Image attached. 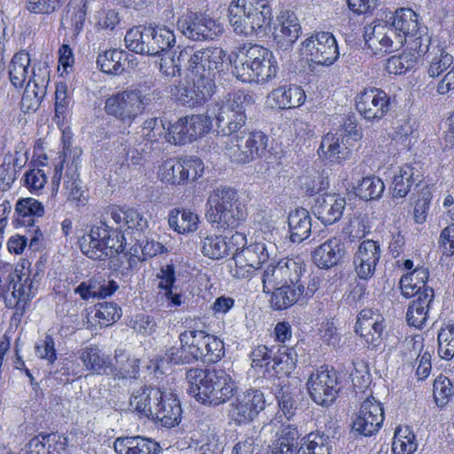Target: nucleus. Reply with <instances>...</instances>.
Masks as SVG:
<instances>
[{
    "instance_id": "f3484780",
    "label": "nucleus",
    "mask_w": 454,
    "mask_h": 454,
    "mask_svg": "<svg viewBox=\"0 0 454 454\" xmlns=\"http://www.w3.org/2000/svg\"><path fill=\"white\" fill-rule=\"evenodd\" d=\"M390 98L378 88L365 89L357 94L356 108L368 121L381 120L389 111Z\"/></svg>"
},
{
    "instance_id": "ddd939ff",
    "label": "nucleus",
    "mask_w": 454,
    "mask_h": 454,
    "mask_svg": "<svg viewBox=\"0 0 454 454\" xmlns=\"http://www.w3.org/2000/svg\"><path fill=\"white\" fill-rule=\"evenodd\" d=\"M426 73L428 77L439 79L435 89L441 96L454 91V59L443 48H434L427 56Z\"/></svg>"
},
{
    "instance_id": "a878e982",
    "label": "nucleus",
    "mask_w": 454,
    "mask_h": 454,
    "mask_svg": "<svg viewBox=\"0 0 454 454\" xmlns=\"http://www.w3.org/2000/svg\"><path fill=\"white\" fill-rule=\"evenodd\" d=\"M434 292L433 288H425L409 305L406 320L410 326L421 328L429 317L434 305Z\"/></svg>"
},
{
    "instance_id": "49530a36",
    "label": "nucleus",
    "mask_w": 454,
    "mask_h": 454,
    "mask_svg": "<svg viewBox=\"0 0 454 454\" xmlns=\"http://www.w3.org/2000/svg\"><path fill=\"white\" fill-rule=\"evenodd\" d=\"M297 352L294 348L278 346L277 351L273 350L271 369L276 374H290L296 367Z\"/></svg>"
},
{
    "instance_id": "864d4df0",
    "label": "nucleus",
    "mask_w": 454,
    "mask_h": 454,
    "mask_svg": "<svg viewBox=\"0 0 454 454\" xmlns=\"http://www.w3.org/2000/svg\"><path fill=\"white\" fill-rule=\"evenodd\" d=\"M262 284L264 293H270L279 286L286 284L280 260L267 264L262 273Z\"/></svg>"
},
{
    "instance_id": "680f3d73",
    "label": "nucleus",
    "mask_w": 454,
    "mask_h": 454,
    "mask_svg": "<svg viewBox=\"0 0 454 454\" xmlns=\"http://www.w3.org/2000/svg\"><path fill=\"white\" fill-rule=\"evenodd\" d=\"M205 338V332L202 330H186L179 335L180 343H183L184 347L192 351L196 361L201 358L202 348L199 346L203 344V339Z\"/></svg>"
},
{
    "instance_id": "37998d69",
    "label": "nucleus",
    "mask_w": 454,
    "mask_h": 454,
    "mask_svg": "<svg viewBox=\"0 0 454 454\" xmlns=\"http://www.w3.org/2000/svg\"><path fill=\"white\" fill-rule=\"evenodd\" d=\"M275 251L276 247L273 243L260 241L247 246L246 248L240 250L238 254L260 269L275 254Z\"/></svg>"
},
{
    "instance_id": "2eb2a0df",
    "label": "nucleus",
    "mask_w": 454,
    "mask_h": 454,
    "mask_svg": "<svg viewBox=\"0 0 454 454\" xmlns=\"http://www.w3.org/2000/svg\"><path fill=\"white\" fill-rule=\"evenodd\" d=\"M302 45L308 59L319 66H332L340 55L337 41L330 32L312 34Z\"/></svg>"
},
{
    "instance_id": "39448f33",
    "label": "nucleus",
    "mask_w": 454,
    "mask_h": 454,
    "mask_svg": "<svg viewBox=\"0 0 454 454\" xmlns=\"http://www.w3.org/2000/svg\"><path fill=\"white\" fill-rule=\"evenodd\" d=\"M150 86L136 84L113 93L105 100L106 114L121 121L123 124L131 123L141 115L146 106L152 102L153 95H159L156 90L149 93Z\"/></svg>"
},
{
    "instance_id": "9b49d317",
    "label": "nucleus",
    "mask_w": 454,
    "mask_h": 454,
    "mask_svg": "<svg viewBox=\"0 0 454 454\" xmlns=\"http://www.w3.org/2000/svg\"><path fill=\"white\" fill-rule=\"evenodd\" d=\"M364 37L365 44L374 54L398 51L406 43L405 36L395 29L390 20L367 24Z\"/></svg>"
},
{
    "instance_id": "09e8293b",
    "label": "nucleus",
    "mask_w": 454,
    "mask_h": 454,
    "mask_svg": "<svg viewBox=\"0 0 454 454\" xmlns=\"http://www.w3.org/2000/svg\"><path fill=\"white\" fill-rule=\"evenodd\" d=\"M182 160L170 158L159 167L158 176L162 183L171 185L185 184Z\"/></svg>"
},
{
    "instance_id": "dca6fc26",
    "label": "nucleus",
    "mask_w": 454,
    "mask_h": 454,
    "mask_svg": "<svg viewBox=\"0 0 454 454\" xmlns=\"http://www.w3.org/2000/svg\"><path fill=\"white\" fill-rule=\"evenodd\" d=\"M212 128V118L206 114H192L177 120L170 125V144L182 145L206 135Z\"/></svg>"
},
{
    "instance_id": "f257e3e1",
    "label": "nucleus",
    "mask_w": 454,
    "mask_h": 454,
    "mask_svg": "<svg viewBox=\"0 0 454 454\" xmlns=\"http://www.w3.org/2000/svg\"><path fill=\"white\" fill-rule=\"evenodd\" d=\"M108 214L117 225V229L100 222L93 225L89 233L80 239V248L83 254L92 260H105L114 254L124 251L126 241L121 231L134 235L137 241L148 228V222L144 215L134 208L111 207Z\"/></svg>"
},
{
    "instance_id": "603ef678",
    "label": "nucleus",
    "mask_w": 454,
    "mask_h": 454,
    "mask_svg": "<svg viewBox=\"0 0 454 454\" xmlns=\"http://www.w3.org/2000/svg\"><path fill=\"white\" fill-rule=\"evenodd\" d=\"M170 125L166 127L163 120L151 118L146 120L141 129V136L148 142H159L166 140L169 143L172 139L169 134Z\"/></svg>"
},
{
    "instance_id": "20e7f679",
    "label": "nucleus",
    "mask_w": 454,
    "mask_h": 454,
    "mask_svg": "<svg viewBox=\"0 0 454 454\" xmlns=\"http://www.w3.org/2000/svg\"><path fill=\"white\" fill-rule=\"evenodd\" d=\"M207 220L218 229H236L247 217V207L239 201L235 189L220 185L215 188L207 199Z\"/></svg>"
},
{
    "instance_id": "bf43d9fd",
    "label": "nucleus",
    "mask_w": 454,
    "mask_h": 454,
    "mask_svg": "<svg viewBox=\"0 0 454 454\" xmlns=\"http://www.w3.org/2000/svg\"><path fill=\"white\" fill-rule=\"evenodd\" d=\"M438 353L441 358L450 360L454 356V323H448L438 333Z\"/></svg>"
},
{
    "instance_id": "5701e85b",
    "label": "nucleus",
    "mask_w": 454,
    "mask_h": 454,
    "mask_svg": "<svg viewBox=\"0 0 454 454\" xmlns=\"http://www.w3.org/2000/svg\"><path fill=\"white\" fill-rule=\"evenodd\" d=\"M381 256L380 246L377 241L366 239L360 243L354 255V268L360 279L373 277Z\"/></svg>"
},
{
    "instance_id": "13d9d810",
    "label": "nucleus",
    "mask_w": 454,
    "mask_h": 454,
    "mask_svg": "<svg viewBox=\"0 0 454 454\" xmlns=\"http://www.w3.org/2000/svg\"><path fill=\"white\" fill-rule=\"evenodd\" d=\"M414 181V168L409 165L402 167L399 173L394 176L393 196L395 198L405 197Z\"/></svg>"
},
{
    "instance_id": "72a5a7b5",
    "label": "nucleus",
    "mask_w": 454,
    "mask_h": 454,
    "mask_svg": "<svg viewBox=\"0 0 454 454\" xmlns=\"http://www.w3.org/2000/svg\"><path fill=\"white\" fill-rule=\"evenodd\" d=\"M38 64L42 63H35L31 67L30 56L25 51L15 53L8 66L9 79L12 84L15 88L23 87L25 82L30 79L34 66Z\"/></svg>"
},
{
    "instance_id": "052dcab7",
    "label": "nucleus",
    "mask_w": 454,
    "mask_h": 454,
    "mask_svg": "<svg viewBox=\"0 0 454 454\" xmlns=\"http://www.w3.org/2000/svg\"><path fill=\"white\" fill-rule=\"evenodd\" d=\"M205 339H203L204 348H202V355L200 360L205 363H216L224 355L223 343L215 336L210 335L205 332Z\"/></svg>"
},
{
    "instance_id": "3c124183",
    "label": "nucleus",
    "mask_w": 454,
    "mask_h": 454,
    "mask_svg": "<svg viewBox=\"0 0 454 454\" xmlns=\"http://www.w3.org/2000/svg\"><path fill=\"white\" fill-rule=\"evenodd\" d=\"M299 448L300 454H330L329 437L321 433H309Z\"/></svg>"
},
{
    "instance_id": "5fc2aeb1",
    "label": "nucleus",
    "mask_w": 454,
    "mask_h": 454,
    "mask_svg": "<svg viewBox=\"0 0 454 454\" xmlns=\"http://www.w3.org/2000/svg\"><path fill=\"white\" fill-rule=\"evenodd\" d=\"M384 189L385 185L380 178L366 176L355 188V193L364 200H371L380 198Z\"/></svg>"
},
{
    "instance_id": "de8ad7c7",
    "label": "nucleus",
    "mask_w": 454,
    "mask_h": 454,
    "mask_svg": "<svg viewBox=\"0 0 454 454\" xmlns=\"http://www.w3.org/2000/svg\"><path fill=\"white\" fill-rule=\"evenodd\" d=\"M148 37L151 41V55L155 56L176 44V35L172 29L166 26L150 27Z\"/></svg>"
},
{
    "instance_id": "6ab92c4d",
    "label": "nucleus",
    "mask_w": 454,
    "mask_h": 454,
    "mask_svg": "<svg viewBox=\"0 0 454 454\" xmlns=\"http://www.w3.org/2000/svg\"><path fill=\"white\" fill-rule=\"evenodd\" d=\"M384 411L382 403L373 396L366 398L353 420V430L364 436H371L382 427Z\"/></svg>"
},
{
    "instance_id": "a211bd4d",
    "label": "nucleus",
    "mask_w": 454,
    "mask_h": 454,
    "mask_svg": "<svg viewBox=\"0 0 454 454\" xmlns=\"http://www.w3.org/2000/svg\"><path fill=\"white\" fill-rule=\"evenodd\" d=\"M49 82V67L46 64L35 65L20 102L23 112H35L38 109L46 95Z\"/></svg>"
},
{
    "instance_id": "4468645a",
    "label": "nucleus",
    "mask_w": 454,
    "mask_h": 454,
    "mask_svg": "<svg viewBox=\"0 0 454 454\" xmlns=\"http://www.w3.org/2000/svg\"><path fill=\"white\" fill-rule=\"evenodd\" d=\"M229 405L228 414L236 424L253 421L265 408L264 394L259 389H247L237 393Z\"/></svg>"
},
{
    "instance_id": "c9c22d12",
    "label": "nucleus",
    "mask_w": 454,
    "mask_h": 454,
    "mask_svg": "<svg viewBox=\"0 0 454 454\" xmlns=\"http://www.w3.org/2000/svg\"><path fill=\"white\" fill-rule=\"evenodd\" d=\"M305 288L302 285L285 284L270 292V305L276 310L286 309L303 295Z\"/></svg>"
},
{
    "instance_id": "c03bdc74",
    "label": "nucleus",
    "mask_w": 454,
    "mask_h": 454,
    "mask_svg": "<svg viewBox=\"0 0 454 454\" xmlns=\"http://www.w3.org/2000/svg\"><path fill=\"white\" fill-rule=\"evenodd\" d=\"M158 395L159 388L143 387L132 394L129 405L140 416L151 419Z\"/></svg>"
},
{
    "instance_id": "9d476101",
    "label": "nucleus",
    "mask_w": 454,
    "mask_h": 454,
    "mask_svg": "<svg viewBox=\"0 0 454 454\" xmlns=\"http://www.w3.org/2000/svg\"><path fill=\"white\" fill-rule=\"evenodd\" d=\"M337 372L329 365H321L309 376L306 387L309 397L321 406H330L339 393Z\"/></svg>"
},
{
    "instance_id": "0e129e2a",
    "label": "nucleus",
    "mask_w": 454,
    "mask_h": 454,
    "mask_svg": "<svg viewBox=\"0 0 454 454\" xmlns=\"http://www.w3.org/2000/svg\"><path fill=\"white\" fill-rule=\"evenodd\" d=\"M274 349L275 347L270 349L268 347L264 345H259L255 347L250 355L252 367H254V369L261 370L264 368L262 372L263 374L265 372H270V370L271 369L272 356Z\"/></svg>"
},
{
    "instance_id": "c85d7f7f",
    "label": "nucleus",
    "mask_w": 454,
    "mask_h": 454,
    "mask_svg": "<svg viewBox=\"0 0 454 454\" xmlns=\"http://www.w3.org/2000/svg\"><path fill=\"white\" fill-rule=\"evenodd\" d=\"M114 448L117 454H158L160 451L156 442L140 435L118 437Z\"/></svg>"
},
{
    "instance_id": "4d7b16f0",
    "label": "nucleus",
    "mask_w": 454,
    "mask_h": 454,
    "mask_svg": "<svg viewBox=\"0 0 454 454\" xmlns=\"http://www.w3.org/2000/svg\"><path fill=\"white\" fill-rule=\"evenodd\" d=\"M201 252L204 256L219 260L228 255L225 238L218 235L207 236L202 240Z\"/></svg>"
},
{
    "instance_id": "a18cd8bd",
    "label": "nucleus",
    "mask_w": 454,
    "mask_h": 454,
    "mask_svg": "<svg viewBox=\"0 0 454 454\" xmlns=\"http://www.w3.org/2000/svg\"><path fill=\"white\" fill-rule=\"evenodd\" d=\"M149 31L150 27L137 26L130 28L124 38L126 47L138 54L151 55Z\"/></svg>"
},
{
    "instance_id": "f8f14e48",
    "label": "nucleus",
    "mask_w": 454,
    "mask_h": 454,
    "mask_svg": "<svg viewBox=\"0 0 454 454\" xmlns=\"http://www.w3.org/2000/svg\"><path fill=\"white\" fill-rule=\"evenodd\" d=\"M176 27L186 38L192 41L214 40L223 34V24L209 15L189 12L179 17Z\"/></svg>"
},
{
    "instance_id": "0eeeda50",
    "label": "nucleus",
    "mask_w": 454,
    "mask_h": 454,
    "mask_svg": "<svg viewBox=\"0 0 454 454\" xmlns=\"http://www.w3.org/2000/svg\"><path fill=\"white\" fill-rule=\"evenodd\" d=\"M253 103L252 95L239 90L226 100L211 104L207 113L215 121L217 133L222 137L234 136L246 124V108Z\"/></svg>"
},
{
    "instance_id": "b1692460",
    "label": "nucleus",
    "mask_w": 454,
    "mask_h": 454,
    "mask_svg": "<svg viewBox=\"0 0 454 454\" xmlns=\"http://www.w3.org/2000/svg\"><path fill=\"white\" fill-rule=\"evenodd\" d=\"M383 321L381 315L369 309L361 310L357 317L356 332L364 339L371 348H375L380 344L385 328Z\"/></svg>"
},
{
    "instance_id": "2f4dec72",
    "label": "nucleus",
    "mask_w": 454,
    "mask_h": 454,
    "mask_svg": "<svg viewBox=\"0 0 454 454\" xmlns=\"http://www.w3.org/2000/svg\"><path fill=\"white\" fill-rule=\"evenodd\" d=\"M78 358L82 361L85 369L93 374H109L111 369V358L101 353L96 345H88L77 351Z\"/></svg>"
},
{
    "instance_id": "cd10ccee",
    "label": "nucleus",
    "mask_w": 454,
    "mask_h": 454,
    "mask_svg": "<svg viewBox=\"0 0 454 454\" xmlns=\"http://www.w3.org/2000/svg\"><path fill=\"white\" fill-rule=\"evenodd\" d=\"M345 247L340 237H333L315 248L312 253L314 263L321 269L336 265L343 257Z\"/></svg>"
},
{
    "instance_id": "c756f323",
    "label": "nucleus",
    "mask_w": 454,
    "mask_h": 454,
    "mask_svg": "<svg viewBox=\"0 0 454 454\" xmlns=\"http://www.w3.org/2000/svg\"><path fill=\"white\" fill-rule=\"evenodd\" d=\"M346 201L336 194H329L317 200L314 207L317 218L325 224L330 225L340 219Z\"/></svg>"
},
{
    "instance_id": "4c0bfd02",
    "label": "nucleus",
    "mask_w": 454,
    "mask_h": 454,
    "mask_svg": "<svg viewBox=\"0 0 454 454\" xmlns=\"http://www.w3.org/2000/svg\"><path fill=\"white\" fill-rule=\"evenodd\" d=\"M428 278V270L424 267H417L412 271L403 275L400 279V289L402 294L406 298L422 294L426 286V282Z\"/></svg>"
},
{
    "instance_id": "e433bc0d",
    "label": "nucleus",
    "mask_w": 454,
    "mask_h": 454,
    "mask_svg": "<svg viewBox=\"0 0 454 454\" xmlns=\"http://www.w3.org/2000/svg\"><path fill=\"white\" fill-rule=\"evenodd\" d=\"M288 226L292 242L300 243L306 239L311 231V218L309 211L301 207L290 212Z\"/></svg>"
},
{
    "instance_id": "58836bf2",
    "label": "nucleus",
    "mask_w": 454,
    "mask_h": 454,
    "mask_svg": "<svg viewBox=\"0 0 454 454\" xmlns=\"http://www.w3.org/2000/svg\"><path fill=\"white\" fill-rule=\"evenodd\" d=\"M168 222L170 229L179 234L193 232L199 226V215L184 209H173L169 212Z\"/></svg>"
},
{
    "instance_id": "ea45409f",
    "label": "nucleus",
    "mask_w": 454,
    "mask_h": 454,
    "mask_svg": "<svg viewBox=\"0 0 454 454\" xmlns=\"http://www.w3.org/2000/svg\"><path fill=\"white\" fill-rule=\"evenodd\" d=\"M129 54L124 51L110 49L99 53L97 65L100 70L109 74H121L124 70V61Z\"/></svg>"
},
{
    "instance_id": "f03ea898",
    "label": "nucleus",
    "mask_w": 454,
    "mask_h": 454,
    "mask_svg": "<svg viewBox=\"0 0 454 454\" xmlns=\"http://www.w3.org/2000/svg\"><path fill=\"white\" fill-rule=\"evenodd\" d=\"M188 393L204 404L219 405L229 401L238 387L223 369H191L186 373Z\"/></svg>"
},
{
    "instance_id": "6e6552de",
    "label": "nucleus",
    "mask_w": 454,
    "mask_h": 454,
    "mask_svg": "<svg viewBox=\"0 0 454 454\" xmlns=\"http://www.w3.org/2000/svg\"><path fill=\"white\" fill-rule=\"evenodd\" d=\"M225 57V51L219 47L198 51L185 47L181 50V59H187L186 67L191 74L210 83H214L215 74L223 69Z\"/></svg>"
},
{
    "instance_id": "7c9ffc66",
    "label": "nucleus",
    "mask_w": 454,
    "mask_h": 454,
    "mask_svg": "<svg viewBox=\"0 0 454 454\" xmlns=\"http://www.w3.org/2000/svg\"><path fill=\"white\" fill-rule=\"evenodd\" d=\"M351 145L337 133H327L322 139L319 151L331 162H341L349 159Z\"/></svg>"
},
{
    "instance_id": "423d86ee",
    "label": "nucleus",
    "mask_w": 454,
    "mask_h": 454,
    "mask_svg": "<svg viewBox=\"0 0 454 454\" xmlns=\"http://www.w3.org/2000/svg\"><path fill=\"white\" fill-rule=\"evenodd\" d=\"M231 26L237 35L264 32L272 19L268 0H232L228 8Z\"/></svg>"
},
{
    "instance_id": "4be33fe9",
    "label": "nucleus",
    "mask_w": 454,
    "mask_h": 454,
    "mask_svg": "<svg viewBox=\"0 0 454 454\" xmlns=\"http://www.w3.org/2000/svg\"><path fill=\"white\" fill-rule=\"evenodd\" d=\"M192 85L170 86V94L182 105L195 107L202 106L209 98L215 88V83L204 82L193 77Z\"/></svg>"
},
{
    "instance_id": "79ce46f5",
    "label": "nucleus",
    "mask_w": 454,
    "mask_h": 454,
    "mask_svg": "<svg viewBox=\"0 0 454 454\" xmlns=\"http://www.w3.org/2000/svg\"><path fill=\"white\" fill-rule=\"evenodd\" d=\"M65 193L67 200L76 206L85 205L89 199L88 192L82 185L76 169H67L64 180Z\"/></svg>"
},
{
    "instance_id": "6e6d98bb",
    "label": "nucleus",
    "mask_w": 454,
    "mask_h": 454,
    "mask_svg": "<svg viewBox=\"0 0 454 454\" xmlns=\"http://www.w3.org/2000/svg\"><path fill=\"white\" fill-rule=\"evenodd\" d=\"M286 284L301 285V277L305 273L306 267L301 257H286L280 259Z\"/></svg>"
},
{
    "instance_id": "338daca9",
    "label": "nucleus",
    "mask_w": 454,
    "mask_h": 454,
    "mask_svg": "<svg viewBox=\"0 0 454 454\" xmlns=\"http://www.w3.org/2000/svg\"><path fill=\"white\" fill-rule=\"evenodd\" d=\"M415 63L416 58L411 54L403 53L390 57L386 64V70L392 74H401L412 68Z\"/></svg>"
},
{
    "instance_id": "1a4fd4ad",
    "label": "nucleus",
    "mask_w": 454,
    "mask_h": 454,
    "mask_svg": "<svg viewBox=\"0 0 454 454\" xmlns=\"http://www.w3.org/2000/svg\"><path fill=\"white\" fill-rule=\"evenodd\" d=\"M268 137L262 131L221 137L222 151L232 162L245 164L259 157L267 147Z\"/></svg>"
},
{
    "instance_id": "a19ab883",
    "label": "nucleus",
    "mask_w": 454,
    "mask_h": 454,
    "mask_svg": "<svg viewBox=\"0 0 454 454\" xmlns=\"http://www.w3.org/2000/svg\"><path fill=\"white\" fill-rule=\"evenodd\" d=\"M111 359V369L109 374L113 373L115 376L122 379L136 378L138 372L139 360L126 354L123 350H115V355Z\"/></svg>"
},
{
    "instance_id": "7ed1b4c3",
    "label": "nucleus",
    "mask_w": 454,
    "mask_h": 454,
    "mask_svg": "<svg viewBox=\"0 0 454 454\" xmlns=\"http://www.w3.org/2000/svg\"><path fill=\"white\" fill-rule=\"evenodd\" d=\"M231 63L232 74L243 82L266 83L278 70L272 51L257 44L240 47Z\"/></svg>"
},
{
    "instance_id": "aec40b11",
    "label": "nucleus",
    "mask_w": 454,
    "mask_h": 454,
    "mask_svg": "<svg viewBox=\"0 0 454 454\" xmlns=\"http://www.w3.org/2000/svg\"><path fill=\"white\" fill-rule=\"evenodd\" d=\"M9 281V287L12 286V291L4 297L5 305L22 313L30 300L35 295L38 282L35 278H30L24 274L19 275L17 270H13Z\"/></svg>"
},
{
    "instance_id": "8fccbe9b",
    "label": "nucleus",
    "mask_w": 454,
    "mask_h": 454,
    "mask_svg": "<svg viewBox=\"0 0 454 454\" xmlns=\"http://www.w3.org/2000/svg\"><path fill=\"white\" fill-rule=\"evenodd\" d=\"M418 444L415 434L408 426H399L395 430L392 450L395 454H412Z\"/></svg>"
},
{
    "instance_id": "f704fd0d",
    "label": "nucleus",
    "mask_w": 454,
    "mask_h": 454,
    "mask_svg": "<svg viewBox=\"0 0 454 454\" xmlns=\"http://www.w3.org/2000/svg\"><path fill=\"white\" fill-rule=\"evenodd\" d=\"M389 20L393 26L401 34L405 36V39H412L420 34V27L419 23L418 14L410 8H401L395 12ZM419 38H420L419 36Z\"/></svg>"
},
{
    "instance_id": "412c9836",
    "label": "nucleus",
    "mask_w": 454,
    "mask_h": 454,
    "mask_svg": "<svg viewBox=\"0 0 454 454\" xmlns=\"http://www.w3.org/2000/svg\"><path fill=\"white\" fill-rule=\"evenodd\" d=\"M181 415V404L176 395L171 389L159 388L151 419L159 421L163 427H172L179 424Z\"/></svg>"
},
{
    "instance_id": "473e14b6",
    "label": "nucleus",
    "mask_w": 454,
    "mask_h": 454,
    "mask_svg": "<svg viewBox=\"0 0 454 454\" xmlns=\"http://www.w3.org/2000/svg\"><path fill=\"white\" fill-rule=\"evenodd\" d=\"M279 26L275 28V38L282 47H290L299 37L301 25L297 16L285 11L278 16Z\"/></svg>"
},
{
    "instance_id": "774afa93",
    "label": "nucleus",
    "mask_w": 454,
    "mask_h": 454,
    "mask_svg": "<svg viewBox=\"0 0 454 454\" xmlns=\"http://www.w3.org/2000/svg\"><path fill=\"white\" fill-rule=\"evenodd\" d=\"M121 316V309L113 302H101L98 304L96 317L102 325H109L117 321Z\"/></svg>"
},
{
    "instance_id": "393cba45",
    "label": "nucleus",
    "mask_w": 454,
    "mask_h": 454,
    "mask_svg": "<svg viewBox=\"0 0 454 454\" xmlns=\"http://www.w3.org/2000/svg\"><path fill=\"white\" fill-rule=\"evenodd\" d=\"M306 100L303 89L295 84L281 85L267 96L266 104L270 108L286 110L301 106Z\"/></svg>"
},
{
    "instance_id": "bb28decb",
    "label": "nucleus",
    "mask_w": 454,
    "mask_h": 454,
    "mask_svg": "<svg viewBox=\"0 0 454 454\" xmlns=\"http://www.w3.org/2000/svg\"><path fill=\"white\" fill-rule=\"evenodd\" d=\"M44 214V207L34 198H21L15 205L14 219L18 225L29 227V232L42 235L35 225V218Z\"/></svg>"
},
{
    "instance_id": "69168bd1",
    "label": "nucleus",
    "mask_w": 454,
    "mask_h": 454,
    "mask_svg": "<svg viewBox=\"0 0 454 454\" xmlns=\"http://www.w3.org/2000/svg\"><path fill=\"white\" fill-rule=\"evenodd\" d=\"M370 231L368 220L364 216H354L348 224L343 228L344 235L353 242L364 238Z\"/></svg>"
},
{
    "instance_id": "e2e57ef3",
    "label": "nucleus",
    "mask_w": 454,
    "mask_h": 454,
    "mask_svg": "<svg viewBox=\"0 0 454 454\" xmlns=\"http://www.w3.org/2000/svg\"><path fill=\"white\" fill-rule=\"evenodd\" d=\"M296 392L290 387H282L277 395L278 406L284 416L289 419L297 409Z\"/></svg>"
}]
</instances>
